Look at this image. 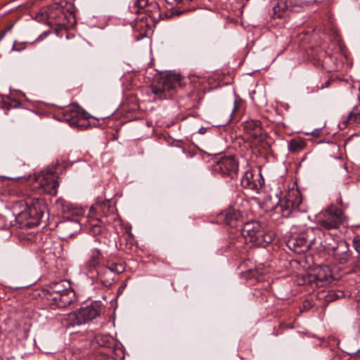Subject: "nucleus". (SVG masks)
<instances>
[{"mask_svg": "<svg viewBox=\"0 0 360 360\" xmlns=\"http://www.w3.org/2000/svg\"><path fill=\"white\" fill-rule=\"evenodd\" d=\"M57 206L61 210V212L66 214L65 217L68 219L61 221L58 225V230L63 238H68L72 237L75 234L79 232L81 230V224L77 219H69L70 216H79L83 214V210L73 205L72 203L64 200H58L57 201Z\"/></svg>", "mask_w": 360, "mask_h": 360, "instance_id": "1", "label": "nucleus"}, {"mask_svg": "<svg viewBox=\"0 0 360 360\" xmlns=\"http://www.w3.org/2000/svg\"><path fill=\"white\" fill-rule=\"evenodd\" d=\"M49 293V300L59 308L65 307L75 300V292L71 288L70 283L66 280L51 283Z\"/></svg>", "mask_w": 360, "mask_h": 360, "instance_id": "2", "label": "nucleus"}, {"mask_svg": "<svg viewBox=\"0 0 360 360\" xmlns=\"http://www.w3.org/2000/svg\"><path fill=\"white\" fill-rule=\"evenodd\" d=\"M241 233L246 243L255 246L265 247L273 240V235L267 233L257 221L246 222L241 229Z\"/></svg>", "mask_w": 360, "mask_h": 360, "instance_id": "3", "label": "nucleus"}, {"mask_svg": "<svg viewBox=\"0 0 360 360\" xmlns=\"http://www.w3.org/2000/svg\"><path fill=\"white\" fill-rule=\"evenodd\" d=\"M64 8L59 3H54L49 6L46 11L49 20H55V23L63 26H73L76 23L75 8L71 4H65Z\"/></svg>", "mask_w": 360, "mask_h": 360, "instance_id": "4", "label": "nucleus"}, {"mask_svg": "<svg viewBox=\"0 0 360 360\" xmlns=\"http://www.w3.org/2000/svg\"><path fill=\"white\" fill-rule=\"evenodd\" d=\"M302 200L299 191L292 189L283 198L278 200L276 205L274 207V211L283 217L287 218L296 210H302L300 207Z\"/></svg>", "mask_w": 360, "mask_h": 360, "instance_id": "5", "label": "nucleus"}, {"mask_svg": "<svg viewBox=\"0 0 360 360\" xmlns=\"http://www.w3.org/2000/svg\"><path fill=\"white\" fill-rule=\"evenodd\" d=\"M100 311L98 305H91L67 314L63 322L67 327L80 326L96 318Z\"/></svg>", "mask_w": 360, "mask_h": 360, "instance_id": "6", "label": "nucleus"}, {"mask_svg": "<svg viewBox=\"0 0 360 360\" xmlns=\"http://www.w3.org/2000/svg\"><path fill=\"white\" fill-rule=\"evenodd\" d=\"M345 216L341 209L330 205L317 219V224L322 229H338L343 223Z\"/></svg>", "mask_w": 360, "mask_h": 360, "instance_id": "7", "label": "nucleus"}, {"mask_svg": "<svg viewBox=\"0 0 360 360\" xmlns=\"http://www.w3.org/2000/svg\"><path fill=\"white\" fill-rule=\"evenodd\" d=\"M34 179L38 184L35 186L40 192H43L51 195H55L57 193L58 183L56 181V175L52 171H42L39 174H35Z\"/></svg>", "mask_w": 360, "mask_h": 360, "instance_id": "8", "label": "nucleus"}, {"mask_svg": "<svg viewBox=\"0 0 360 360\" xmlns=\"http://www.w3.org/2000/svg\"><path fill=\"white\" fill-rule=\"evenodd\" d=\"M130 9L132 13H145L153 23L158 22L161 19L160 7L156 2L148 4V0H136Z\"/></svg>", "mask_w": 360, "mask_h": 360, "instance_id": "9", "label": "nucleus"}, {"mask_svg": "<svg viewBox=\"0 0 360 360\" xmlns=\"http://www.w3.org/2000/svg\"><path fill=\"white\" fill-rule=\"evenodd\" d=\"M181 81V75L174 74L169 77L162 79V81L157 85L152 86L153 93L160 99L167 98L170 95L168 94L174 88L175 83Z\"/></svg>", "mask_w": 360, "mask_h": 360, "instance_id": "10", "label": "nucleus"}, {"mask_svg": "<svg viewBox=\"0 0 360 360\" xmlns=\"http://www.w3.org/2000/svg\"><path fill=\"white\" fill-rule=\"evenodd\" d=\"M244 130L248 136L252 138L255 142L264 145L267 134L261 126L259 120H250L244 122Z\"/></svg>", "mask_w": 360, "mask_h": 360, "instance_id": "11", "label": "nucleus"}, {"mask_svg": "<svg viewBox=\"0 0 360 360\" xmlns=\"http://www.w3.org/2000/svg\"><path fill=\"white\" fill-rule=\"evenodd\" d=\"M25 205L27 210L30 213L31 219L37 221L38 225L47 210L44 200L38 198H27L25 200Z\"/></svg>", "mask_w": 360, "mask_h": 360, "instance_id": "12", "label": "nucleus"}, {"mask_svg": "<svg viewBox=\"0 0 360 360\" xmlns=\"http://www.w3.org/2000/svg\"><path fill=\"white\" fill-rule=\"evenodd\" d=\"M124 271V266L122 263H112L96 272L101 282L105 285H110L114 280V276L122 273Z\"/></svg>", "mask_w": 360, "mask_h": 360, "instance_id": "13", "label": "nucleus"}, {"mask_svg": "<svg viewBox=\"0 0 360 360\" xmlns=\"http://www.w3.org/2000/svg\"><path fill=\"white\" fill-rule=\"evenodd\" d=\"M238 164L233 156H224L218 160L215 170L220 172L224 176H228L231 178L237 173Z\"/></svg>", "mask_w": 360, "mask_h": 360, "instance_id": "14", "label": "nucleus"}, {"mask_svg": "<svg viewBox=\"0 0 360 360\" xmlns=\"http://www.w3.org/2000/svg\"><path fill=\"white\" fill-rule=\"evenodd\" d=\"M315 243V238L307 239L304 235L292 237L287 242L290 250L297 254L304 253L307 251Z\"/></svg>", "mask_w": 360, "mask_h": 360, "instance_id": "15", "label": "nucleus"}, {"mask_svg": "<svg viewBox=\"0 0 360 360\" xmlns=\"http://www.w3.org/2000/svg\"><path fill=\"white\" fill-rule=\"evenodd\" d=\"M242 216V213L239 210L231 207L221 213L219 217L226 225L231 227H236L240 222Z\"/></svg>", "mask_w": 360, "mask_h": 360, "instance_id": "16", "label": "nucleus"}, {"mask_svg": "<svg viewBox=\"0 0 360 360\" xmlns=\"http://www.w3.org/2000/svg\"><path fill=\"white\" fill-rule=\"evenodd\" d=\"M334 258L340 264L347 263L350 258V252L347 243L340 241L337 247L333 249Z\"/></svg>", "mask_w": 360, "mask_h": 360, "instance_id": "17", "label": "nucleus"}, {"mask_svg": "<svg viewBox=\"0 0 360 360\" xmlns=\"http://www.w3.org/2000/svg\"><path fill=\"white\" fill-rule=\"evenodd\" d=\"M63 117L70 125L77 126L79 122L84 117V115L80 108L72 106L65 110Z\"/></svg>", "mask_w": 360, "mask_h": 360, "instance_id": "18", "label": "nucleus"}, {"mask_svg": "<svg viewBox=\"0 0 360 360\" xmlns=\"http://www.w3.org/2000/svg\"><path fill=\"white\" fill-rule=\"evenodd\" d=\"M15 221L22 228H32L37 225V221L31 219L30 213L27 209L16 214Z\"/></svg>", "mask_w": 360, "mask_h": 360, "instance_id": "19", "label": "nucleus"}, {"mask_svg": "<svg viewBox=\"0 0 360 360\" xmlns=\"http://www.w3.org/2000/svg\"><path fill=\"white\" fill-rule=\"evenodd\" d=\"M254 175L251 170H247L243 175L240 184L243 188L258 191L260 188V184H257L253 179Z\"/></svg>", "mask_w": 360, "mask_h": 360, "instance_id": "20", "label": "nucleus"}, {"mask_svg": "<svg viewBox=\"0 0 360 360\" xmlns=\"http://www.w3.org/2000/svg\"><path fill=\"white\" fill-rule=\"evenodd\" d=\"M101 259V253L99 250L94 248L91 250L89 258L86 262L85 266L89 272L96 269Z\"/></svg>", "mask_w": 360, "mask_h": 360, "instance_id": "21", "label": "nucleus"}, {"mask_svg": "<svg viewBox=\"0 0 360 360\" xmlns=\"http://www.w3.org/2000/svg\"><path fill=\"white\" fill-rule=\"evenodd\" d=\"M306 146V143L302 139H292L288 143V150L292 153H297L303 150Z\"/></svg>", "mask_w": 360, "mask_h": 360, "instance_id": "22", "label": "nucleus"}, {"mask_svg": "<svg viewBox=\"0 0 360 360\" xmlns=\"http://www.w3.org/2000/svg\"><path fill=\"white\" fill-rule=\"evenodd\" d=\"M89 230L93 236H98L103 231L101 222L98 219H93L89 222Z\"/></svg>", "mask_w": 360, "mask_h": 360, "instance_id": "23", "label": "nucleus"}, {"mask_svg": "<svg viewBox=\"0 0 360 360\" xmlns=\"http://www.w3.org/2000/svg\"><path fill=\"white\" fill-rule=\"evenodd\" d=\"M345 296V294L342 290H330L327 292L326 295H324V297L326 298V302H333L334 300H336L338 299L344 297Z\"/></svg>", "mask_w": 360, "mask_h": 360, "instance_id": "24", "label": "nucleus"}, {"mask_svg": "<svg viewBox=\"0 0 360 360\" xmlns=\"http://www.w3.org/2000/svg\"><path fill=\"white\" fill-rule=\"evenodd\" d=\"M259 274L257 269H250L245 273L244 276L247 278H255L259 281Z\"/></svg>", "mask_w": 360, "mask_h": 360, "instance_id": "25", "label": "nucleus"}, {"mask_svg": "<svg viewBox=\"0 0 360 360\" xmlns=\"http://www.w3.org/2000/svg\"><path fill=\"white\" fill-rule=\"evenodd\" d=\"M359 120H360V112H359L357 110H354L353 111H352L349 113V115H348V121L349 122H356Z\"/></svg>", "mask_w": 360, "mask_h": 360, "instance_id": "26", "label": "nucleus"}, {"mask_svg": "<svg viewBox=\"0 0 360 360\" xmlns=\"http://www.w3.org/2000/svg\"><path fill=\"white\" fill-rule=\"evenodd\" d=\"M25 48L26 43H18L17 41H15L13 45L12 50L14 51H20Z\"/></svg>", "mask_w": 360, "mask_h": 360, "instance_id": "27", "label": "nucleus"}, {"mask_svg": "<svg viewBox=\"0 0 360 360\" xmlns=\"http://www.w3.org/2000/svg\"><path fill=\"white\" fill-rule=\"evenodd\" d=\"M109 207H110V202L108 200L104 201L102 203H96V209L102 211L103 212V214H105L104 210L108 209Z\"/></svg>", "mask_w": 360, "mask_h": 360, "instance_id": "28", "label": "nucleus"}, {"mask_svg": "<svg viewBox=\"0 0 360 360\" xmlns=\"http://www.w3.org/2000/svg\"><path fill=\"white\" fill-rule=\"evenodd\" d=\"M353 245L356 251L360 252V235L354 237L353 239Z\"/></svg>", "mask_w": 360, "mask_h": 360, "instance_id": "29", "label": "nucleus"}, {"mask_svg": "<svg viewBox=\"0 0 360 360\" xmlns=\"http://www.w3.org/2000/svg\"><path fill=\"white\" fill-rule=\"evenodd\" d=\"M321 274V271H319V274H318V276H317V278H318L319 280H320V281H328V277L330 276V275H329V276L325 275L323 277H322Z\"/></svg>", "mask_w": 360, "mask_h": 360, "instance_id": "30", "label": "nucleus"}, {"mask_svg": "<svg viewBox=\"0 0 360 360\" xmlns=\"http://www.w3.org/2000/svg\"><path fill=\"white\" fill-rule=\"evenodd\" d=\"M236 110H237V102L235 101L234 103H233L231 115H233L236 112Z\"/></svg>", "mask_w": 360, "mask_h": 360, "instance_id": "31", "label": "nucleus"}, {"mask_svg": "<svg viewBox=\"0 0 360 360\" xmlns=\"http://www.w3.org/2000/svg\"><path fill=\"white\" fill-rule=\"evenodd\" d=\"M310 308V303L309 302H307V303H304V305H303V310H307Z\"/></svg>", "mask_w": 360, "mask_h": 360, "instance_id": "32", "label": "nucleus"}, {"mask_svg": "<svg viewBox=\"0 0 360 360\" xmlns=\"http://www.w3.org/2000/svg\"><path fill=\"white\" fill-rule=\"evenodd\" d=\"M313 231H314V229H307V237H309V234H310V233H313Z\"/></svg>", "mask_w": 360, "mask_h": 360, "instance_id": "33", "label": "nucleus"}, {"mask_svg": "<svg viewBox=\"0 0 360 360\" xmlns=\"http://www.w3.org/2000/svg\"><path fill=\"white\" fill-rule=\"evenodd\" d=\"M18 195H19L20 196H22V197H24V196H25V195H25V193L23 191H20V193H19V194H18Z\"/></svg>", "mask_w": 360, "mask_h": 360, "instance_id": "34", "label": "nucleus"}, {"mask_svg": "<svg viewBox=\"0 0 360 360\" xmlns=\"http://www.w3.org/2000/svg\"><path fill=\"white\" fill-rule=\"evenodd\" d=\"M6 32H4L2 34H0V41L3 39V37L5 35Z\"/></svg>", "mask_w": 360, "mask_h": 360, "instance_id": "35", "label": "nucleus"}, {"mask_svg": "<svg viewBox=\"0 0 360 360\" xmlns=\"http://www.w3.org/2000/svg\"><path fill=\"white\" fill-rule=\"evenodd\" d=\"M324 271H329V269L326 266V267H325Z\"/></svg>", "mask_w": 360, "mask_h": 360, "instance_id": "36", "label": "nucleus"}, {"mask_svg": "<svg viewBox=\"0 0 360 360\" xmlns=\"http://www.w3.org/2000/svg\"><path fill=\"white\" fill-rule=\"evenodd\" d=\"M344 169L347 171V167L345 165Z\"/></svg>", "mask_w": 360, "mask_h": 360, "instance_id": "37", "label": "nucleus"}]
</instances>
